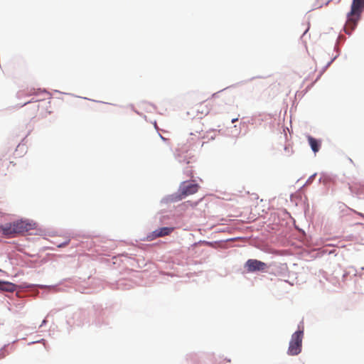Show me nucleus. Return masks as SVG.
Returning a JSON list of instances; mask_svg holds the SVG:
<instances>
[{
	"label": "nucleus",
	"mask_w": 364,
	"mask_h": 364,
	"mask_svg": "<svg viewBox=\"0 0 364 364\" xmlns=\"http://www.w3.org/2000/svg\"><path fill=\"white\" fill-rule=\"evenodd\" d=\"M35 228L36 223L28 220H18L0 225V232L8 238H12Z\"/></svg>",
	"instance_id": "f257e3e1"
},
{
	"label": "nucleus",
	"mask_w": 364,
	"mask_h": 364,
	"mask_svg": "<svg viewBox=\"0 0 364 364\" xmlns=\"http://www.w3.org/2000/svg\"><path fill=\"white\" fill-rule=\"evenodd\" d=\"M363 10L364 0H353L350 11L347 15V21L344 28L347 34H350L355 29Z\"/></svg>",
	"instance_id": "f03ea898"
},
{
	"label": "nucleus",
	"mask_w": 364,
	"mask_h": 364,
	"mask_svg": "<svg viewBox=\"0 0 364 364\" xmlns=\"http://www.w3.org/2000/svg\"><path fill=\"white\" fill-rule=\"evenodd\" d=\"M304 329H299L291 335L287 350L289 355H296L301 351Z\"/></svg>",
	"instance_id": "7ed1b4c3"
},
{
	"label": "nucleus",
	"mask_w": 364,
	"mask_h": 364,
	"mask_svg": "<svg viewBox=\"0 0 364 364\" xmlns=\"http://www.w3.org/2000/svg\"><path fill=\"white\" fill-rule=\"evenodd\" d=\"M199 185L197 183H191L183 181L179 186V196L181 198H183L188 196L193 195L198 192Z\"/></svg>",
	"instance_id": "20e7f679"
},
{
	"label": "nucleus",
	"mask_w": 364,
	"mask_h": 364,
	"mask_svg": "<svg viewBox=\"0 0 364 364\" xmlns=\"http://www.w3.org/2000/svg\"><path fill=\"white\" fill-rule=\"evenodd\" d=\"M245 267L248 272L256 271L263 272L266 270L267 265L266 263L257 259H250L245 262Z\"/></svg>",
	"instance_id": "39448f33"
},
{
	"label": "nucleus",
	"mask_w": 364,
	"mask_h": 364,
	"mask_svg": "<svg viewBox=\"0 0 364 364\" xmlns=\"http://www.w3.org/2000/svg\"><path fill=\"white\" fill-rule=\"evenodd\" d=\"M173 230V228H168V227H164L159 228L157 230H155L152 232L149 233L146 237V241H152L157 237H164L166 235H170Z\"/></svg>",
	"instance_id": "423d86ee"
},
{
	"label": "nucleus",
	"mask_w": 364,
	"mask_h": 364,
	"mask_svg": "<svg viewBox=\"0 0 364 364\" xmlns=\"http://www.w3.org/2000/svg\"><path fill=\"white\" fill-rule=\"evenodd\" d=\"M212 103L210 101H204L196 105V111L200 113L201 115H206L209 113L211 107Z\"/></svg>",
	"instance_id": "0eeeda50"
},
{
	"label": "nucleus",
	"mask_w": 364,
	"mask_h": 364,
	"mask_svg": "<svg viewBox=\"0 0 364 364\" xmlns=\"http://www.w3.org/2000/svg\"><path fill=\"white\" fill-rule=\"evenodd\" d=\"M16 289V285L11 282H2L0 281V290L8 291V292H14Z\"/></svg>",
	"instance_id": "6e6552de"
},
{
	"label": "nucleus",
	"mask_w": 364,
	"mask_h": 364,
	"mask_svg": "<svg viewBox=\"0 0 364 364\" xmlns=\"http://www.w3.org/2000/svg\"><path fill=\"white\" fill-rule=\"evenodd\" d=\"M308 141L314 153L318 152L321 146L320 142L311 136H308Z\"/></svg>",
	"instance_id": "1a4fd4ad"
},
{
	"label": "nucleus",
	"mask_w": 364,
	"mask_h": 364,
	"mask_svg": "<svg viewBox=\"0 0 364 364\" xmlns=\"http://www.w3.org/2000/svg\"><path fill=\"white\" fill-rule=\"evenodd\" d=\"M35 94V89H30V90H21L17 92V97L18 99H23L26 97H31L34 95Z\"/></svg>",
	"instance_id": "9d476101"
},
{
	"label": "nucleus",
	"mask_w": 364,
	"mask_h": 364,
	"mask_svg": "<svg viewBox=\"0 0 364 364\" xmlns=\"http://www.w3.org/2000/svg\"><path fill=\"white\" fill-rule=\"evenodd\" d=\"M37 95H38V92L35 90V94H34V95L31 96V100L24 102L23 103L21 104V106L22 107V106L26 105L31 102H38L41 101V100L40 98H38L37 97Z\"/></svg>",
	"instance_id": "9b49d317"
},
{
	"label": "nucleus",
	"mask_w": 364,
	"mask_h": 364,
	"mask_svg": "<svg viewBox=\"0 0 364 364\" xmlns=\"http://www.w3.org/2000/svg\"><path fill=\"white\" fill-rule=\"evenodd\" d=\"M37 95H38V92L35 90V94H34V95L31 96V100L24 102L23 103L21 104V106L22 107V106L26 105L31 102H38L41 101V100L40 98H38L37 97Z\"/></svg>",
	"instance_id": "f8f14e48"
},
{
	"label": "nucleus",
	"mask_w": 364,
	"mask_h": 364,
	"mask_svg": "<svg viewBox=\"0 0 364 364\" xmlns=\"http://www.w3.org/2000/svg\"><path fill=\"white\" fill-rule=\"evenodd\" d=\"M284 155L285 156H290L294 153L293 147L289 144L285 145V146L284 148Z\"/></svg>",
	"instance_id": "ddd939ff"
},
{
	"label": "nucleus",
	"mask_w": 364,
	"mask_h": 364,
	"mask_svg": "<svg viewBox=\"0 0 364 364\" xmlns=\"http://www.w3.org/2000/svg\"><path fill=\"white\" fill-rule=\"evenodd\" d=\"M186 174L187 176V177L188 178H193V169L191 168H189L188 170L186 171Z\"/></svg>",
	"instance_id": "4468645a"
},
{
	"label": "nucleus",
	"mask_w": 364,
	"mask_h": 364,
	"mask_svg": "<svg viewBox=\"0 0 364 364\" xmlns=\"http://www.w3.org/2000/svg\"><path fill=\"white\" fill-rule=\"evenodd\" d=\"M188 145L187 146V148H186L184 149L185 151H188V150L191 148L194 144V142L193 141V138L191 139V140H188Z\"/></svg>",
	"instance_id": "2eb2a0df"
},
{
	"label": "nucleus",
	"mask_w": 364,
	"mask_h": 364,
	"mask_svg": "<svg viewBox=\"0 0 364 364\" xmlns=\"http://www.w3.org/2000/svg\"><path fill=\"white\" fill-rule=\"evenodd\" d=\"M70 242V240H65L64 242L58 245V247H65L66 245H68Z\"/></svg>",
	"instance_id": "dca6fc26"
},
{
	"label": "nucleus",
	"mask_w": 364,
	"mask_h": 364,
	"mask_svg": "<svg viewBox=\"0 0 364 364\" xmlns=\"http://www.w3.org/2000/svg\"><path fill=\"white\" fill-rule=\"evenodd\" d=\"M179 146H181V149H183V146L186 145L185 143L183 142H181V144H178Z\"/></svg>",
	"instance_id": "f3484780"
},
{
	"label": "nucleus",
	"mask_w": 364,
	"mask_h": 364,
	"mask_svg": "<svg viewBox=\"0 0 364 364\" xmlns=\"http://www.w3.org/2000/svg\"><path fill=\"white\" fill-rule=\"evenodd\" d=\"M238 120L237 118H235V119H232V123H235V122H237Z\"/></svg>",
	"instance_id": "a211bd4d"
},
{
	"label": "nucleus",
	"mask_w": 364,
	"mask_h": 364,
	"mask_svg": "<svg viewBox=\"0 0 364 364\" xmlns=\"http://www.w3.org/2000/svg\"><path fill=\"white\" fill-rule=\"evenodd\" d=\"M358 215H360L361 217L364 218V215L362 213H358Z\"/></svg>",
	"instance_id": "6ab92c4d"
},
{
	"label": "nucleus",
	"mask_w": 364,
	"mask_h": 364,
	"mask_svg": "<svg viewBox=\"0 0 364 364\" xmlns=\"http://www.w3.org/2000/svg\"><path fill=\"white\" fill-rule=\"evenodd\" d=\"M36 109H38V105H36Z\"/></svg>",
	"instance_id": "aec40b11"
}]
</instances>
